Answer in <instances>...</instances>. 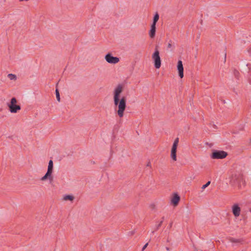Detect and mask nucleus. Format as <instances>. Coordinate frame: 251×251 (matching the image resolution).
I'll return each mask as SVG.
<instances>
[{"label": "nucleus", "mask_w": 251, "mask_h": 251, "mask_svg": "<svg viewBox=\"0 0 251 251\" xmlns=\"http://www.w3.org/2000/svg\"><path fill=\"white\" fill-rule=\"evenodd\" d=\"M148 243H146L144 246V247H143L142 249V251H143L148 246Z\"/></svg>", "instance_id": "24"}, {"label": "nucleus", "mask_w": 251, "mask_h": 251, "mask_svg": "<svg viewBox=\"0 0 251 251\" xmlns=\"http://www.w3.org/2000/svg\"><path fill=\"white\" fill-rule=\"evenodd\" d=\"M210 184V181H208L205 184L203 185L201 188L202 189H204L205 188H206L207 187H208Z\"/></svg>", "instance_id": "21"}, {"label": "nucleus", "mask_w": 251, "mask_h": 251, "mask_svg": "<svg viewBox=\"0 0 251 251\" xmlns=\"http://www.w3.org/2000/svg\"><path fill=\"white\" fill-rule=\"evenodd\" d=\"M164 217H163L162 218V220H163V222L164 221Z\"/></svg>", "instance_id": "28"}, {"label": "nucleus", "mask_w": 251, "mask_h": 251, "mask_svg": "<svg viewBox=\"0 0 251 251\" xmlns=\"http://www.w3.org/2000/svg\"><path fill=\"white\" fill-rule=\"evenodd\" d=\"M232 213L234 216L236 217H238L241 212V208L238 204H234L232 207Z\"/></svg>", "instance_id": "8"}, {"label": "nucleus", "mask_w": 251, "mask_h": 251, "mask_svg": "<svg viewBox=\"0 0 251 251\" xmlns=\"http://www.w3.org/2000/svg\"><path fill=\"white\" fill-rule=\"evenodd\" d=\"M163 223V220H161L159 224L156 226V230H158L159 228L161 226L162 224Z\"/></svg>", "instance_id": "22"}, {"label": "nucleus", "mask_w": 251, "mask_h": 251, "mask_svg": "<svg viewBox=\"0 0 251 251\" xmlns=\"http://www.w3.org/2000/svg\"><path fill=\"white\" fill-rule=\"evenodd\" d=\"M177 68L178 71L179 76L181 78H182L183 75V66L182 64V62L181 60H179L177 62Z\"/></svg>", "instance_id": "9"}, {"label": "nucleus", "mask_w": 251, "mask_h": 251, "mask_svg": "<svg viewBox=\"0 0 251 251\" xmlns=\"http://www.w3.org/2000/svg\"><path fill=\"white\" fill-rule=\"evenodd\" d=\"M178 142H179V139H178V138H176L175 140L172 147L177 148V147L178 146Z\"/></svg>", "instance_id": "19"}, {"label": "nucleus", "mask_w": 251, "mask_h": 251, "mask_svg": "<svg viewBox=\"0 0 251 251\" xmlns=\"http://www.w3.org/2000/svg\"><path fill=\"white\" fill-rule=\"evenodd\" d=\"M227 155V153L223 151L215 150L213 151L211 155L212 159H223L226 158Z\"/></svg>", "instance_id": "6"}, {"label": "nucleus", "mask_w": 251, "mask_h": 251, "mask_svg": "<svg viewBox=\"0 0 251 251\" xmlns=\"http://www.w3.org/2000/svg\"><path fill=\"white\" fill-rule=\"evenodd\" d=\"M247 66L249 69V73H250V76L249 77V82L251 84V64H248L247 65Z\"/></svg>", "instance_id": "15"}, {"label": "nucleus", "mask_w": 251, "mask_h": 251, "mask_svg": "<svg viewBox=\"0 0 251 251\" xmlns=\"http://www.w3.org/2000/svg\"><path fill=\"white\" fill-rule=\"evenodd\" d=\"M172 47V41H170L169 43L168 44L167 48H171Z\"/></svg>", "instance_id": "23"}, {"label": "nucleus", "mask_w": 251, "mask_h": 251, "mask_svg": "<svg viewBox=\"0 0 251 251\" xmlns=\"http://www.w3.org/2000/svg\"><path fill=\"white\" fill-rule=\"evenodd\" d=\"M53 161L51 160H50L47 172L45 175L41 178V180L44 181L48 178L50 182L53 181V178L51 175L53 171Z\"/></svg>", "instance_id": "4"}, {"label": "nucleus", "mask_w": 251, "mask_h": 251, "mask_svg": "<svg viewBox=\"0 0 251 251\" xmlns=\"http://www.w3.org/2000/svg\"><path fill=\"white\" fill-rule=\"evenodd\" d=\"M159 14L157 13H156L153 17V22H152V24H154V25H156V23L157 22V21L159 20Z\"/></svg>", "instance_id": "14"}, {"label": "nucleus", "mask_w": 251, "mask_h": 251, "mask_svg": "<svg viewBox=\"0 0 251 251\" xmlns=\"http://www.w3.org/2000/svg\"><path fill=\"white\" fill-rule=\"evenodd\" d=\"M156 32V25L154 24H151V28L149 32V35L151 38H153L154 37Z\"/></svg>", "instance_id": "11"}, {"label": "nucleus", "mask_w": 251, "mask_h": 251, "mask_svg": "<svg viewBox=\"0 0 251 251\" xmlns=\"http://www.w3.org/2000/svg\"><path fill=\"white\" fill-rule=\"evenodd\" d=\"M147 166L148 167H151V162H149L147 164Z\"/></svg>", "instance_id": "26"}, {"label": "nucleus", "mask_w": 251, "mask_h": 251, "mask_svg": "<svg viewBox=\"0 0 251 251\" xmlns=\"http://www.w3.org/2000/svg\"><path fill=\"white\" fill-rule=\"evenodd\" d=\"M166 250L167 251H170V248H169V247H166Z\"/></svg>", "instance_id": "27"}, {"label": "nucleus", "mask_w": 251, "mask_h": 251, "mask_svg": "<svg viewBox=\"0 0 251 251\" xmlns=\"http://www.w3.org/2000/svg\"><path fill=\"white\" fill-rule=\"evenodd\" d=\"M123 91V86L118 84L114 89L113 93V100L115 106L118 107L117 114L120 118L124 116V111L126 108V99L125 97L120 99L121 94Z\"/></svg>", "instance_id": "1"}, {"label": "nucleus", "mask_w": 251, "mask_h": 251, "mask_svg": "<svg viewBox=\"0 0 251 251\" xmlns=\"http://www.w3.org/2000/svg\"><path fill=\"white\" fill-rule=\"evenodd\" d=\"M55 94H56V97L57 100L58 101H60V98L59 92V91H58V89H56V90H55Z\"/></svg>", "instance_id": "20"}, {"label": "nucleus", "mask_w": 251, "mask_h": 251, "mask_svg": "<svg viewBox=\"0 0 251 251\" xmlns=\"http://www.w3.org/2000/svg\"><path fill=\"white\" fill-rule=\"evenodd\" d=\"M248 52L251 55V46L249 47L248 49Z\"/></svg>", "instance_id": "25"}, {"label": "nucleus", "mask_w": 251, "mask_h": 251, "mask_svg": "<svg viewBox=\"0 0 251 251\" xmlns=\"http://www.w3.org/2000/svg\"><path fill=\"white\" fill-rule=\"evenodd\" d=\"M176 150L177 148L173 147L171 149V156L174 161L176 160Z\"/></svg>", "instance_id": "12"}, {"label": "nucleus", "mask_w": 251, "mask_h": 251, "mask_svg": "<svg viewBox=\"0 0 251 251\" xmlns=\"http://www.w3.org/2000/svg\"><path fill=\"white\" fill-rule=\"evenodd\" d=\"M74 199V197L70 195H66L64 197V200L65 201L70 200L73 201Z\"/></svg>", "instance_id": "16"}, {"label": "nucleus", "mask_w": 251, "mask_h": 251, "mask_svg": "<svg viewBox=\"0 0 251 251\" xmlns=\"http://www.w3.org/2000/svg\"><path fill=\"white\" fill-rule=\"evenodd\" d=\"M152 59L154 61L155 68H160L161 65V61L159 55V51L158 50V46H156L155 47L154 52L152 55Z\"/></svg>", "instance_id": "3"}, {"label": "nucleus", "mask_w": 251, "mask_h": 251, "mask_svg": "<svg viewBox=\"0 0 251 251\" xmlns=\"http://www.w3.org/2000/svg\"><path fill=\"white\" fill-rule=\"evenodd\" d=\"M243 182L242 175L240 174L235 173L232 175L230 183L234 186H237L239 188L241 187V182Z\"/></svg>", "instance_id": "2"}, {"label": "nucleus", "mask_w": 251, "mask_h": 251, "mask_svg": "<svg viewBox=\"0 0 251 251\" xmlns=\"http://www.w3.org/2000/svg\"><path fill=\"white\" fill-rule=\"evenodd\" d=\"M8 77L10 80H16L17 78L15 75L12 74H8Z\"/></svg>", "instance_id": "18"}, {"label": "nucleus", "mask_w": 251, "mask_h": 251, "mask_svg": "<svg viewBox=\"0 0 251 251\" xmlns=\"http://www.w3.org/2000/svg\"><path fill=\"white\" fill-rule=\"evenodd\" d=\"M17 102L16 99L13 97L11 99L10 103L8 104L9 110L11 113H17L21 109L20 105L16 104Z\"/></svg>", "instance_id": "5"}, {"label": "nucleus", "mask_w": 251, "mask_h": 251, "mask_svg": "<svg viewBox=\"0 0 251 251\" xmlns=\"http://www.w3.org/2000/svg\"><path fill=\"white\" fill-rule=\"evenodd\" d=\"M233 74H234V75L235 76V77L237 79H239V78L240 73L238 71L234 69V71H233Z\"/></svg>", "instance_id": "17"}, {"label": "nucleus", "mask_w": 251, "mask_h": 251, "mask_svg": "<svg viewBox=\"0 0 251 251\" xmlns=\"http://www.w3.org/2000/svg\"><path fill=\"white\" fill-rule=\"evenodd\" d=\"M105 59L108 63L111 64H116L120 61L118 57H114L110 53L107 54L105 56Z\"/></svg>", "instance_id": "7"}, {"label": "nucleus", "mask_w": 251, "mask_h": 251, "mask_svg": "<svg viewBox=\"0 0 251 251\" xmlns=\"http://www.w3.org/2000/svg\"><path fill=\"white\" fill-rule=\"evenodd\" d=\"M180 199L179 195L175 193L171 200L172 203L175 206H176L178 205Z\"/></svg>", "instance_id": "10"}, {"label": "nucleus", "mask_w": 251, "mask_h": 251, "mask_svg": "<svg viewBox=\"0 0 251 251\" xmlns=\"http://www.w3.org/2000/svg\"><path fill=\"white\" fill-rule=\"evenodd\" d=\"M228 240L232 243H241L243 244L244 242V240L243 239H235L233 237H229L228 238Z\"/></svg>", "instance_id": "13"}]
</instances>
